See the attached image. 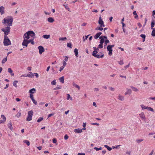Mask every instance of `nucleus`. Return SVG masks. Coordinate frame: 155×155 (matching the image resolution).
<instances>
[{
	"label": "nucleus",
	"instance_id": "obj_60",
	"mask_svg": "<svg viewBox=\"0 0 155 155\" xmlns=\"http://www.w3.org/2000/svg\"><path fill=\"white\" fill-rule=\"evenodd\" d=\"M64 67L63 66H61L60 68V71L61 72L64 69Z\"/></svg>",
	"mask_w": 155,
	"mask_h": 155
},
{
	"label": "nucleus",
	"instance_id": "obj_51",
	"mask_svg": "<svg viewBox=\"0 0 155 155\" xmlns=\"http://www.w3.org/2000/svg\"><path fill=\"white\" fill-rule=\"evenodd\" d=\"M143 140V139H138L137 140V142L138 143H140Z\"/></svg>",
	"mask_w": 155,
	"mask_h": 155
},
{
	"label": "nucleus",
	"instance_id": "obj_61",
	"mask_svg": "<svg viewBox=\"0 0 155 155\" xmlns=\"http://www.w3.org/2000/svg\"><path fill=\"white\" fill-rule=\"evenodd\" d=\"M109 89L111 91H114V88L113 87H110L109 88Z\"/></svg>",
	"mask_w": 155,
	"mask_h": 155
},
{
	"label": "nucleus",
	"instance_id": "obj_6",
	"mask_svg": "<svg viewBox=\"0 0 155 155\" xmlns=\"http://www.w3.org/2000/svg\"><path fill=\"white\" fill-rule=\"evenodd\" d=\"M114 46V45H108L107 47V49L109 51L108 54L110 56L112 55V48Z\"/></svg>",
	"mask_w": 155,
	"mask_h": 155
},
{
	"label": "nucleus",
	"instance_id": "obj_1",
	"mask_svg": "<svg viewBox=\"0 0 155 155\" xmlns=\"http://www.w3.org/2000/svg\"><path fill=\"white\" fill-rule=\"evenodd\" d=\"M1 30L2 31L4 32V39L3 42L4 45L5 46H7L11 45V42L10 40L7 36L10 32V27H6L5 28H2Z\"/></svg>",
	"mask_w": 155,
	"mask_h": 155
},
{
	"label": "nucleus",
	"instance_id": "obj_39",
	"mask_svg": "<svg viewBox=\"0 0 155 155\" xmlns=\"http://www.w3.org/2000/svg\"><path fill=\"white\" fill-rule=\"evenodd\" d=\"M147 109L149 111H153V109L152 108L150 107H147Z\"/></svg>",
	"mask_w": 155,
	"mask_h": 155
},
{
	"label": "nucleus",
	"instance_id": "obj_38",
	"mask_svg": "<svg viewBox=\"0 0 155 155\" xmlns=\"http://www.w3.org/2000/svg\"><path fill=\"white\" fill-rule=\"evenodd\" d=\"M155 25V23L154 20H153L152 21L151 23V28L153 29V27Z\"/></svg>",
	"mask_w": 155,
	"mask_h": 155
},
{
	"label": "nucleus",
	"instance_id": "obj_54",
	"mask_svg": "<svg viewBox=\"0 0 155 155\" xmlns=\"http://www.w3.org/2000/svg\"><path fill=\"white\" fill-rule=\"evenodd\" d=\"M68 138V136L67 134H66L64 136V139L65 140H67Z\"/></svg>",
	"mask_w": 155,
	"mask_h": 155
},
{
	"label": "nucleus",
	"instance_id": "obj_3",
	"mask_svg": "<svg viewBox=\"0 0 155 155\" xmlns=\"http://www.w3.org/2000/svg\"><path fill=\"white\" fill-rule=\"evenodd\" d=\"M94 51L92 53V55L95 58H103L104 56V54L102 52H100L98 54H97L98 51L99 50L98 48H97L96 47H94L93 48Z\"/></svg>",
	"mask_w": 155,
	"mask_h": 155
},
{
	"label": "nucleus",
	"instance_id": "obj_13",
	"mask_svg": "<svg viewBox=\"0 0 155 155\" xmlns=\"http://www.w3.org/2000/svg\"><path fill=\"white\" fill-rule=\"evenodd\" d=\"M102 34V33L101 32H99L97 33L94 36V38L97 39Z\"/></svg>",
	"mask_w": 155,
	"mask_h": 155
},
{
	"label": "nucleus",
	"instance_id": "obj_11",
	"mask_svg": "<svg viewBox=\"0 0 155 155\" xmlns=\"http://www.w3.org/2000/svg\"><path fill=\"white\" fill-rule=\"evenodd\" d=\"M139 116L142 119L145 120L146 119L145 115L143 113L141 112L139 114Z\"/></svg>",
	"mask_w": 155,
	"mask_h": 155
},
{
	"label": "nucleus",
	"instance_id": "obj_59",
	"mask_svg": "<svg viewBox=\"0 0 155 155\" xmlns=\"http://www.w3.org/2000/svg\"><path fill=\"white\" fill-rule=\"evenodd\" d=\"M89 35H88L87 36H85V38H84V36L83 37V38L84 39V41L85 40H86L87 38L88 37V36H89Z\"/></svg>",
	"mask_w": 155,
	"mask_h": 155
},
{
	"label": "nucleus",
	"instance_id": "obj_63",
	"mask_svg": "<svg viewBox=\"0 0 155 155\" xmlns=\"http://www.w3.org/2000/svg\"><path fill=\"white\" fill-rule=\"evenodd\" d=\"M34 74H35V76L37 78H38V74L37 73H34Z\"/></svg>",
	"mask_w": 155,
	"mask_h": 155
},
{
	"label": "nucleus",
	"instance_id": "obj_8",
	"mask_svg": "<svg viewBox=\"0 0 155 155\" xmlns=\"http://www.w3.org/2000/svg\"><path fill=\"white\" fill-rule=\"evenodd\" d=\"M86 130L85 128H83L82 129H75L74 130V132L76 133H81L82 132V130Z\"/></svg>",
	"mask_w": 155,
	"mask_h": 155
},
{
	"label": "nucleus",
	"instance_id": "obj_22",
	"mask_svg": "<svg viewBox=\"0 0 155 155\" xmlns=\"http://www.w3.org/2000/svg\"><path fill=\"white\" fill-rule=\"evenodd\" d=\"M74 52L75 53V56L76 57H78V50L77 48H75L74 49Z\"/></svg>",
	"mask_w": 155,
	"mask_h": 155
},
{
	"label": "nucleus",
	"instance_id": "obj_2",
	"mask_svg": "<svg viewBox=\"0 0 155 155\" xmlns=\"http://www.w3.org/2000/svg\"><path fill=\"white\" fill-rule=\"evenodd\" d=\"M35 36V34L32 31H29L25 33L23 36L24 40L22 43V45L27 47L28 44L27 40L30 38L31 37L34 38Z\"/></svg>",
	"mask_w": 155,
	"mask_h": 155
},
{
	"label": "nucleus",
	"instance_id": "obj_27",
	"mask_svg": "<svg viewBox=\"0 0 155 155\" xmlns=\"http://www.w3.org/2000/svg\"><path fill=\"white\" fill-rule=\"evenodd\" d=\"M50 35H45L43 36V37L45 39H48L49 38Z\"/></svg>",
	"mask_w": 155,
	"mask_h": 155
},
{
	"label": "nucleus",
	"instance_id": "obj_4",
	"mask_svg": "<svg viewBox=\"0 0 155 155\" xmlns=\"http://www.w3.org/2000/svg\"><path fill=\"white\" fill-rule=\"evenodd\" d=\"M13 21L12 17V16H8L3 20L2 23L4 24H7L8 27H10V26H12Z\"/></svg>",
	"mask_w": 155,
	"mask_h": 155
},
{
	"label": "nucleus",
	"instance_id": "obj_47",
	"mask_svg": "<svg viewBox=\"0 0 155 155\" xmlns=\"http://www.w3.org/2000/svg\"><path fill=\"white\" fill-rule=\"evenodd\" d=\"M118 63L120 65H122L124 64V63L123 62V60H120V61L118 62Z\"/></svg>",
	"mask_w": 155,
	"mask_h": 155
},
{
	"label": "nucleus",
	"instance_id": "obj_35",
	"mask_svg": "<svg viewBox=\"0 0 155 155\" xmlns=\"http://www.w3.org/2000/svg\"><path fill=\"white\" fill-rule=\"evenodd\" d=\"M7 60V57H6V58H4L2 61V64H4Z\"/></svg>",
	"mask_w": 155,
	"mask_h": 155
},
{
	"label": "nucleus",
	"instance_id": "obj_36",
	"mask_svg": "<svg viewBox=\"0 0 155 155\" xmlns=\"http://www.w3.org/2000/svg\"><path fill=\"white\" fill-rule=\"evenodd\" d=\"M151 35L153 36H155V28H153Z\"/></svg>",
	"mask_w": 155,
	"mask_h": 155
},
{
	"label": "nucleus",
	"instance_id": "obj_24",
	"mask_svg": "<svg viewBox=\"0 0 155 155\" xmlns=\"http://www.w3.org/2000/svg\"><path fill=\"white\" fill-rule=\"evenodd\" d=\"M69 99H70L71 101L72 100V98L70 96V94H67V100H68Z\"/></svg>",
	"mask_w": 155,
	"mask_h": 155
},
{
	"label": "nucleus",
	"instance_id": "obj_29",
	"mask_svg": "<svg viewBox=\"0 0 155 155\" xmlns=\"http://www.w3.org/2000/svg\"><path fill=\"white\" fill-rule=\"evenodd\" d=\"M104 46H106L108 43L109 42V41L107 39L105 40V41H104Z\"/></svg>",
	"mask_w": 155,
	"mask_h": 155
},
{
	"label": "nucleus",
	"instance_id": "obj_55",
	"mask_svg": "<svg viewBox=\"0 0 155 155\" xmlns=\"http://www.w3.org/2000/svg\"><path fill=\"white\" fill-rule=\"evenodd\" d=\"M140 36L142 38H145L146 37V35H145L144 34H141L140 35Z\"/></svg>",
	"mask_w": 155,
	"mask_h": 155
},
{
	"label": "nucleus",
	"instance_id": "obj_17",
	"mask_svg": "<svg viewBox=\"0 0 155 155\" xmlns=\"http://www.w3.org/2000/svg\"><path fill=\"white\" fill-rule=\"evenodd\" d=\"M48 21L50 23H52L54 21V20L52 17H49L48 18Z\"/></svg>",
	"mask_w": 155,
	"mask_h": 155
},
{
	"label": "nucleus",
	"instance_id": "obj_12",
	"mask_svg": "<svg viewBox=\"0 0 155 155\" xmlns=\"http://www.w3.org/2000/svg\"><path fill=\"white\" fill-rule=\"evenodd\" d=\"M5 8L3 6L0 7V13L1 15H3L4 13V11Z\"/></svg>",
	"mask_w": 155,
	"mask_h": 155
},
{
	"label": "nucleus",
	"instance_id": "obj_21",
	"mask_svg": "<svg viewBox=\"0 0 155 155\" xmlns=\"http://www.w3.org/2000/svg\"><path fill=\"white\" fill-rule=\"evenodd\" d=\"M133 14L134 15V18H135L137 19L138 18V16L137 15L136 11H134L133 12Z\"/></svg>",
	"mask_w": 155,
	"mask_h": 155
},
{
	"label": "nucleus",
	"instance_id": "obj_31",
	"mask_svg": "<svg viewBox=\"0 0 155 155\" xmlns=\"http://www.w3.org/2000/svg\"><path fill=\"white\" fill-rule=\"evenodd\" d=\"M23 142L25 143L28 146H29L30 145V142L29 141L27 140H25L23 141Z\"/></svg>",
	"mask_w": 155,
	"mask_h": 155
},
{
	"label": "nucleus",
	"instance_id": "obj_23",
	"mask_svg": "<svg viewBox=\"0 0 155 155\" xmlns=\"http://www.w3.org/2000/svg\"><path fill=\"white\" fill-rule=\"evenodd\" d=\"M104 27L102 26H100L99 27H97L96 28H95V30H99L100 31H102L103 29V28H102Z\"/></svg>",
	"mask_w": 155,
	"mask_h": 155
},
{
	"label": "nucleus",
	"instance_id": "obj_7",
	"mask_svg": "<svg viewBox=\"0 0 155 155\" xmlns=\"http://www.w3.org/2000/svg\"><path fill=\"white\" fill-rule=\"evenodd\" d=\"M99 38L101 39L100 43L103 44L105 41V40L107 39V37L105 36H102L99 37Z\"/></svg>",
	"mask_w": 155,
	"mask_h": 155
},
{
	"label": "nucleus",
	"instance_id": "obj_52",
	"mask_svg": "<svg viewBox=\"0 0 155 155\" xmlns=\"http://www.w3.org/2000/svg\"><path fill=\"white\" fill-rule=\"evenodd\" d=\"M54 114V113H52L51 114H49L48 115V118H49V117L52 116H53Z\"/></svg>",
	"mask_w": 155,
	"mask_h": 155
},
{
	"label": "nucleus",
	"instance_id": "obj_64",
	"mask_svg": "<svg viewBox=\"0 0 155 155\" xmlns=\"http://www.w3.org/2000/svg\"><path fill=\"white\" fill-rule=\"evenodd\" d=\"M155 15V11L153 10L152 12V16L153 17H154V15Z\"/></svg>",
	"mask_w": 155,
	"mask_h": 155
},
{
	"label": "nucleus",
	"instance_id": "obj_25",
	"mask_svg": "<svg viewBox=\"0 0 155 155\" xmlns=\"http://www.w3.org/2000/svg\"><path fill=\"white\" fill-rule=\"evenodd\" d=\"M118 99L121 101H123L124 99V97L119 94L118 95Z\"/></svg>",
	"mask_w": 155,
	"mask_h": 155
},
{
	"label": "nucleus",
	"instance_id": "obj_42",
	"mask_svg": "<svg viewBox=\"0 0 155 155\" xmlns=\"http://www.w3.org/2000/svg\"><path fill=\"white\" fill-rule=\"evenodd\" d=\"M103 44L100 43V44L98 45V48H102L103 47Z\"/></svg>",
	"mask_w": 155,
	"mask_h": 155
},
{
	"label": "nucleus",
	"instance_id": "obj_40",
	"mask_svg": "<svg viewBox=\"0 0 155 155\" xmlns=\"http://www.w3.org/2000/svg\"><path fill=\"white\" fill-rule=\"evenodd\" d=\"M73 86H74L76 88H77L79 90L80 89V87L78 85L76 84L75 83H74L73 84Z\"/></svg>",
	"mask_w": 155,
	"mask_h": 155
},
{
	"label": "nucleus",
	"instance_id": "obj_19",
	"mask_svg": "<svg viewBox=\"0 0 155 155\" xmlns=\"http://www.w3.org/2000/svg\"><path fill=\"white\" fill-rule=\"evenodd\" d=\"M8 72L11 74L12 76H14V74L13 73V71L11 68H8Z\"/></svg>",
	"mask_w": 155,
	"mask_h": 155
},
{
	"label": "nucleus",
	"instance_id": "obj_57",
	"mask_svg": "<svg viewBox=\"0 0 155 155\" xmlns=\"http://www.w3.org/2000/svg\"><path fill=\"white\" fill-rule=\"evenodd\" d=\"M91 125H96L97 126L99 125V124L97 123H93L91 124Z\"/></svg>",
	"mask_w": 155,
	"mask_h": 155
},
{
	"label": "nucleus",
	"instance_id": "obj_10",
	"mask_svg": "<svg viewBox=\"0 0 155 155\" xmlns=\"http://www.w3.org/2000/svg\"><path fill=\"white\" fill-rule=\"evenodd\" d=\"M98 23L99 25H100V26H102L103 27L105 26L104 21L102 20L101 19V16L99 18V20L98 21Z\"/></svg>",
	"mask_w": 155,
	"mask_h": 155
},
{
	"label": "nucleus",
	"instance_id": "obj_43",
	"mask_svg": "<svg viewBox=\"0 0 155 155\" xmlns=\"http://www.w3.org/2000/svg\"><path fill=\"white\" fill-rule=\"evenodd\" d=\"M67 46L68 47L70 48H72V44L71 43H69L67 44Z\"/></svg>",
	"mask_w": 155,
	"mask_h": 155
},
{
	"label": "nucleus",
	"instance_id": "obj_56",
	"mask_svg": "<svg viewBox=\"0 0 155 155\" xmlns=\"http://www.w3.org/2000/svg\"><path fill=\"white\" fill-rule=\"evenodd\" d=\"M63 66H64V67L67 64V63L64 61H63Z\"/></svg>",
	"mask_w": 155,
	"mask_h": 155
},
{
	"label": "nucleus",
	"instance_id": "obj_14",
	"mask_svg": "<svg viewBox=\"0 0 155 155\" xmlns=\"http://www.w3.org/2000/svg\"><path fill=\"white\" fill-rule=\"evenodd\" d=\"M127 91L125 92V95L127 94H131L132 91L131 90L129 89H126Z\"/></svg>",
	"mask_w": 155,
	"mask_h": 155
},
{
	"label": "nucleus",
	"instance_id": "obj_26",
	"mask_svg": "<svg viewBox=\"0 0 155 155\" xmlns=\"http://www.w3.org/2000/svg\"><path fill=\"white\" fill-rule=\"evenodd\" d=\"M60 82H61L62 83H64V77H62L59 79Z\"/></svg>",
	"mask_w": 155,
	"mask_h": 155
},
{
	"label": "nucleus",
	"instance_id": "obj_20",
	"mask_svg": "<svg viewBox=\"0 0 155 155\" xmlns=\"http://www.w3.org/2000/svg\"><path fill=\"white\" fill-rule=\"evenodd\" d=\"M27 77L29 78H33L34 77V74L30 72L28 73V74H27Z\"/></svg>",
	"mask_w": 155,
	"mask_h": 155
},
{
	"label": "nucleus",
	"instance_id": "obj_49",
	"mask_svg": "<svg viewBox=\"0 0 155 155\" xmlns=\"http://www.w3.org/2000/svg\"><path fill=\"white\" fill-rule=\"evenodd\" d=\"M33 103L36 105H37V101L34 99L31 100Z\"/></svg>",
	"mask_w": 155,
	"mask_h": 155
},
{
	"label": "nucleus",
	"instance_id": "obj_48",
	"mask_svg": "<svg viewBox=\"0 0 155 155\" xmlns=\"http://www.w3.org/2000/svg\"><path fill=\"white\" fill-rule=\"evenodd\" d=\"M61 88V87L60 86H58V85L57 86V87H56V88H55L54 89V90H57V89H60Z\"/></svg>",
	"mask_w": 155,
	"mask_h": 155
},
{
	"label": "nucleus",
	"instance_id": "obj_44",
	"mask_svg": "<svg viewBox=\"0 0 155 155\" xmlns=\"http://www.w3.org/2000/svg\"><path fill=\"white\" fill-rule=\"evenodd\" d=\"M56 84V80H54L53 81L51 82V84L52 85H54Z\"/></svg>",
	"mask_w": 155,
	"mask_h": 155
},
{
	"label": "nucleus",
	"instance_id": "obj_15",
	"mask_svg": "<svg viewBox=\"0 0 155 155\" xmlns=\"http://www.w3.org/2000/svg\"><path fill=\"white\" fill-rule=\"evenodd\" d=\"M8 126L11 130H13V128L12 127V123L11 121H10L8 123Z\"/></svg>",
	"mask_w": 155,
	"mask_h": 155
},
{
	"label": "nucleus",
	"instance_id": "obj_62",
	"mask_svg": "<svg viewBox=\"0 0 155 155\" xmlns=\"http://www.w3.org/2000/svg\"><path fill=\"white\" fill-rule=\"evenodd\" d=\"M21 114L20 113H18L17 115H16V116L17 117H20L21 116Z\"/></svg>",
	"mask_w": 155,
	"mask_h": 155
},
{
	"label": "nucleus",
	"instance_id": "obj_45",
	"mask_svg": "<svg viewBox=\"0 0 155 155\" xmlns=\"http://www.w3.org/2000/svg\"><path fill=\"white\" fill-rule=\"evenodd\" d=\"M94 149L95 150L97 151L99 150H102V148L101 147H100L99 148L95 147Z\"/></svg>",
	"mask_w": 155,
	"mask_h": 155
},
{
	"label": "nucleus",
	"instance_id": "obj_5",
	"mask_svg": "<svg viewBox=\"0 0 155 155\" xmlns=\"http://www.w3.org/2000/svg\"><path fill=\"white\" fill-rule=\"evenodd\" d=\"M33 114V110H31L29 111L28 113V116L26 118V120L27 121H30L31 120Z\"/></svg>",
	"mask_w": 155,
	"mask_h": 155
},
{
	"label": "nucleus",
	"instance_id": "obj_34",
	"mask_svg": "<svg viewBox=\"0 0 155 155\" xmlns=\"http://www.w3.org/2000/svg\"><path fill=\"white\" fill-rule=\"evenodd\" d=\"M130 87L132 88V89L134 91L137 92L138 91V89L137 88L132 86H131Z\"/></svg>",
	"mask_w": 155,
	"mask_h": 155
},
{
	"label": "nucleus",
	"instance_id": "obj_18",
	"mask_svg": "<svg viewBox=\"0 0 155 155\" xmlns=\"http://www.w3.org/2000/svg\"><path fill=\"white\" fill-rule=\"evenodd\" d=\"M36 91V90L34 88H33L31 90H30L29 91V92L30 93V94H33L35 93Z\"/></svg>",
	"mask_w": 155,
	"mask_h": 155
},
{
	"label": "nucleus",
	"instance_id": "obj_37",
	"mask_svg": "<svg viewBox=\"0 0 155 155\" xmlns=\"http://www.w3.org/2000/svg\"><path fill=\"white\" fill-rule=\"evenodd\" d=\"M141 107L142 108V110H143L144 109H147V107H146L143 104L140 105Z\"/></svg>",
	"mask_w": 155,
	"mask_h": 155
},
{
	"label": "nucleus",
	"instance_id": "obj_50",
	"mask_svg": "<svg viewBox=\"0 0 155 155\" xmlns=\"http://www.w3.org/2000/svg\"><path fill=\"white\" fill-rule=\"evenodd\" d=\"M57 142V140L55 138H54L53 139V142L54 143H56Z\"/></svg>",
	"mask_w": 155,
	"mask_h": 155
},
{
	"label": "nucleus",
	"instance_id": "obj_58",
	"mask_svg": "<svg viewBox=\"0 0 155 155\" xmlns=\"http://www.w3.org/2000/svg\"><path fill=\"white\" fill-rule=\"evenodd\" d=\"M65 58H64L65 61H68V56H66L65 57Z\"/></svg>",
	"mask_w": 155,
	"mask_h": 155
},
{
	"label": "nucleus",
	"instance_id": "obj_33",
	"mask_svg": "<svg viewBox=\"0 0 155 155\" xmlns=\"http://www.w3.org/2000/svg\"><path fill=\"white\" fill-rule=\"evenodd\" d=\"M18 83V81H14L13 82V85L14 86L17 87V83Z\"/></svg>",
	"mask_w": 155,
	"mask_h": 155
},
{
	"label": "nucleus",
	"instance_id": "obj_32",
	"mask_svg": "<svg viewBox=\"0 0 155 155\" xmlns=\"http://www.w3.org/2000/svg\"><path fill=\"white\" fill-rule=\"evenodd\" d=\"M1 117L2 119V120H4V121H6V118L4 115L3 114H2L1 115Z\"/></svg>",
	"mask_w": 155,
	"mask_h": 155
},
{
	"label": "nucleus",
	"instance_id": "obj_30",
	"mask_svg": "<svg viewBox=\"0 0 155 155\" xmlns=\"http://www.w3.org/2000/svg\"><path fill=\"white\" fill-rule=\"evenodd\" d=\"M63 6L68 11L70 12V9L69 8L67 4V5H64Z\"/></svg>",
	"mask_w": 155,
	"mask_h": 155
},
{
	"label": "nucleus",
	"instance_id": "obj_53",
	"mask_svg": "<svg viewBox=\"0 0 155 155\" xmlns=\"http://www.w3.org/2000/svg\"><path fill=\"white\" fill-rule=\"evenodd\" d=\"M30 97L31 99V100H32L34 99L33 95L32 94H30Z\"/></svg>",
	"mask_w": 155,
	"mask_h": 155
},
{
	"label": "nucleus",
	"instance_id": "obj_16",
	"mask_svg": "<svg viewBox=\"0 0 155 155\" xmlns=\"http://www.w3.org/2000/svg\"><path fill=\"white\" fill-rule=\"evenodd\" d=\"M30 38H31V39H29V40H28V39L27 40V41L28 42V44L31 43L32 45L34 44L35 43L33 41V39L34 38H32L31 37Z\"/></svg>",
	"mask_w": 155,
	"mask_h": 155
},
{
	"label": "nucleus",
	"instance_id": "obj_46",
	"mask_svg": "<svg viewBox=\"0 0 155 155\" xmlns=\"http://www.w3.org/2000/svg\"><path fill=\"white\" fill-rule=\"evenodd\" d=\"M67 39V38L66 37L64 38H60L59 39V40L65 41Z\"/></svg>",
	"mask_w": 155,
	"mask_h": 155
},
{
	"label": "nucleus",
	"instance_id": "obj_28",
	"mask_svg": "<svg viewBox=\"0 0 155 155\" xmlns=\"http://www.w3.org/2000/svg\"><path fill=\"white\" fill-rule=\"evenodd\" d=\"M104 146L105 147H106V148H107V149L109 151L111 150L112 149V148L110 147H109V146H108L107 145H104Z\"/></svg>",
	"mask_w": 155,
	"mask_h": 155
},
{
	"label": "nucleus",
	"instance_id": "obj_41",
	"mask_svg": "<svg viewBox=\"0 0 155 155\" xmlns=\"http://www.w3.org/2000/svg\"><path fill=\"white\" fill-rule=\"evenodd\" d=\"M43 119V117H40L37 120V122H40L41 121H42Z\"/></svg>",
	"mask_w": 155,
	"mask_h": 155
},
{
	"label": "nucleus",
	"instance_id": "obj_9",
	"mask_svg": "<svg viewBox=\"0 0 155 155\" xmlns=\"http://www.w3.org/2000/svg\"><path fill=\"white\" fill-rule=\"evenodd\" d=\"M38 48L39 50V53L40 54H41L45 51L44 48L41 46H38Z\"/></svg>",
	"mask_w": 155,
	"mask_h": 155
}]
</instances>
